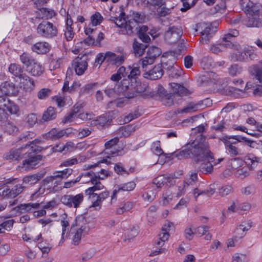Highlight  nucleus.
Returning <instances> with one entry per match:
<instances>
[{
    "label": "nucleus",
    "instance_id": "1",
    "mask_svg": "<svg viewBox=\"0 0 262 262\" xmlns=\"http://www.w3.org/2000/svg\"><path fill=\"white\" fill-rule=\"evenodd\" d=\"M43 149L41 146L27 143L25 147H21L17 149H12L5 155L7 160L13 161H19L25 159L23 161V166L28 169H33L42 159V156L33 154H37Z\"/></svg>",
    "mask_w": 262,
    "mask_h": 262
},
{
    "label": "nucleus",
    "instance_id": "2",
    "mask_svg": "<svg viewBox=\"0 0 262 262\" xmlns=\"http://www.w3.org/2000/svg\"><path fill=\"white\" fill-rule=\"evenodd\" d=\"M125 13L121 12L118 17H111V20L114 22L118 27L121 28V31L123 34L130 35L133 29L138 28V23H141L143 17L139 13L132 12L129 16L125 17Z\"/></svg>",
    "mask_w": 262,
    "mask_h": 262
},
{
    "label": "nucleus",
    "instance_id": "3",
    "mask_svg": "<svg viewBox=\"0 0 262 262\" xmlns=\"http://www.w3.org/2000/svg\"><path fill=\"white\" fill-rule=\"evenodd\" d=\"M203 133L194 132L195 139L191 140L187 144V147H192V152L196 157L198 160L213 159V153L211 152L208 144L205 142L206 137L203 135Z\"/></svg>",
    "mask_w": 262,
    "mask_h": 262
},
{
    "label": "nucleus",
    "instance_id": "4",
    "mask_svg": "<svg viewBox=\"0 0 262 262\" xmlns=\"http://www.w3.org/2000/svg\"><path fill=\"white\" fill-rule=\"evenodd\" d=\"M122 86L119 85L117 92L122 93V95L127 99L133 98L137 94H140L146 90L147 85L145 84H142L140 83L134 82L129 84V80H122Z\"/></svg>",
    "mask_w": 262,
    "mask_h": 262
},
{
    "label": "nucleus",
    "instance_id": "5",
    "mask_svg": "<svg viewBox=\"0 0 262 262\" xmlns=\"http://www.w3.org/2000/svg\"><path fill=\"white\" fill-rule=\"evenodd\" d=\"M233 139L236 140L239 142L244 143L250 147L254 148L256 141L252 139L243 137L240 135L232 136H225L223 137L222 140L224 143L226 150L228 152L233 156H236L238 155V151L237 147L233 145V144L236 143V141L232 142L229 141V139Z\"/></svg>",
    "mask_w": 262,
    "mask_h": 262
},
{
    "label": "nucleus",
    "instance_id": "6",
    "mask_svg": "<svg viewBox=\"0 0 262 262\" xmlns=\"http://www.w3.org/2000/svg\"><path fill=\"white\" fill-rule=\"evenodd\" d=\"M171 86L173 93L167 94L162 97V102L166 106H170L174 104L176 102L177 97L187 96L190 94L187 89L179 84L173 83Z\"/></svg>",
    "mask_w": 262,
    "mask_h": 262
},
{
    "label": "nucleus",
    "instance_id": "7",
    "mask_svg": "<svg viewBox=\"0 0 262 262\" xmlns=\"http://www.w3.org/2000/svg\"><path fill=\"white\" fill-rule=\"evenodd\" d=\"M231 58L235 61L249 62L256 59L257 55L252 47L245 48L243 50L237 51L231 54Z\"/></svg>",
    "mask_w": 262,
    "mask_h": 262
},
{
    "label": "nucleus",
    "instance_id": "8",
    "mask_svg": "<svg viewBox=\"0 0 262 262\" xmlns=\"http://www.w3.org/2000/svg\"><path fill=\"white\" fill-rule=\"evenodd\" d=\"M80 104L75 105L73 107L72 111L65 117L63 121L64 123L73 121H76L78 119L82 120H87L91 119L94 116L92 112L81 113Z\"/></svg>",
    "mask_w": 262,
    "mask_h": 262
},
{
    "label": "nucleus",
    "instance_id": "9",
    "mask_svg": "<svg viewBox=\"0 0 262 262\" xmlns=\"http://www.w3.org/2000/svg\"><path fill=\"white\" fill-rule=\"evenodd\" d=\"M37 33L41 37L51 38L56 36L57 29L52 23L43 21L38 26Z\"/></svg>",
    "mask_w": 262,
    "mask_h": 262
},
{
    "label": "nucleus",
    "instance_id": "10",
    "mask_svg": "<svg viewBox=\"0 0 262 262\" xmlns=\"http://www.w3.org/2000/svg\"><path fill=\"white\" fill-rule=\"evenodd\" d=\"M84 200L83 193H78L75 195L72 194H65L61 196V202L69 208H78Z\"/></svg>",
    "mask_w": 262,
    "mask_h": 262
},
{
    "label": "nucleus",
    "instance_id": "11",
    "mask_svg": "<svg viewBox=\"0 0 262 262\" xmlns=\"http://www.w3.org/2000/svg\"><path fill=\"white\" fill-rule=\"evenodd\" d=\"M238 35V32L236 30H231L229 32L225 34L223 40L224 42H222V45L223 46V49L229 48L233 49L236 52L237 51L241 50V46L236 42H232L231 38L236 37Z\"/></svg>",
    "mask_w": 262,
    "mask_h": 262
},
{
    "label": "nucleus",
    "instance_id": "12",
    "mask_svg": "<svg viewBox=\"0 0 262 262\" xmlns=\"http://www.w3.org/2000/svg\"><path fill=\"white\" fill-rule=\"evenodd\" d=\"M182 34V29L178 27H170L165 32L164 39L168 43H173L177 42Z\"/></svg>",
    "mask_w": 262,
    "mask_h": 262
},
{
    "label": "nucleus",
    "instance_id": "13",
    "mask_svg": "<svg viewBox=\"0 0 262 262\" xmlns=\"http://www.w3.org/2000/svg\"><path fill=\"white\" fill-rule=\"evenodd\" d=\"M17 110V106L11 102L6 97L0 96V120L2 119L5 111H8L12 114L15 113Z\"/></svg>",
    "mask_w": 262,
    "mask_h": 262
},
{
    "label": "nucleus",
    "instance_id": "14",
    "mask_svg": "<svg viewBox=\"0 0 262 262\" xmlns=\"http://www.w3.org/2000/svg\"><path fill=\"white\" fill-rule=\"evenodd\" d=\"M88 67L87 56H82L77 57L72 63V68L74 69L75 73L78 75H82Z\"/></svg>",
    "mask_w": 262,
    "mask_h": 262
},
{
    "label": "nucleus",
    "instance_id": "15",
    "mask_svg": "<svg viewBox=\"0 0 262 262\" xmlns=\"http://www.w3.org/2000/svg\"><path fill=\"white\" fill-rule=\"evenodd\" d=\"M185 149L177 152L175 151L174 152L171 153L170 156H172L171 159H173L174 157L177 158L179 160H181L183 159H187L191 158L193 159V161L198 163L199 161H202V160H198L196 157L193 154L192 152V147H187V144H186L184 146Z\"/></svg>",
    "mask_w": 262,
    "mask_h": 262
},
{
    "label": "nucleus",
    "instance_id": "16",
    "mask_svg": "<svg viewBox=\"0 0 262 262\" xmlns=\"http://www.w3.org/2000/svg\"><path fill=\"white\" fill-rule=\"evenodd\" d=\"M204 101H200L198 102H191L183 108L178 109L177 112L179 114H187L203 110L206 106V104L204 103Z\"/></svg>",
    "mask_w": 262,
    "mask_h": 262
},
{
    "label": "nucleus",
    "instance_id": "17",
    "mask_svg": "<svg viewBox=\"0 0 262 262\" xmlns=\"http://www.w3.org/2000/svg\"><path fill=\"white\" fill-rule=\"evenodd\" d=\"M246 20V25L249 27H262V15H260L259 10L252 14H248Z\"/></svg>",
    "mask_w": 262,
    "mask_h": 262
},
{
    "label": "nucleus",
    "instance_id": "18",
    "mask_svg": "<svg viewBox=\"0 0 262 262\" xmlns=\"http://www.w3.org/2000/svg\"><path fill=\"white\" fill-rule=\"evenodd\" d=\"M110 113L104 114L99 116L96 120H93L92 124L96 126L99 129L105 128V126H108L112 121Z\"/></svg>",
    "mask_w": 262,
    "mask_h": 262
},
{
    "label": "nucleus",
    "instance_id": "19",
    "mask_svg": "<svg viewBox=\"0 0 262 262\" xmlns=\"http://www.w3.org/2000/svg\"><path fill=\"white\" fill-rule=\"evenodd\" d=\"M163 75V71L162 65L157 64L154 68L143 74V77L151 80H156L162 77Z\"/></svg>",
    "mask_w": 262,
    "mask_h": 262
},
{
    "label": "nucleus",
    "instance_id": "20",
    "mask_svg": "<svg viewBox=\"0 0 262 262\" xmlns=\"http://www.w3.org/2000/svg\"><path fill=\"white\" fill-rule=\"evenodd\" d=\"M136 185V183L134 181H130L126 183L118 185L113 191V194L111 196V201H112L113 200L117 199V194L119 191H132L134 189Z\"/></svg>",
    "mask_w": 262,
    "mask_h": 262
},
{
    "label": "nucleus",
    "instance_id": "21",
    "mask_svg": "<svg viewBox=\"0 0 262 262\" xmlns=\"http://www.w3.org/2000/svg\"><path fill=\"white\" fill-rule=\"evenodd\" d=\"M49 178L50 176L47 177L42 181L40 187L38 188L37 191L32 194L31 197H34L35 196L38 197L40 195L43 194L46 189L50 190H51L53 186V181L55 180L57 181V178L54 177L51 181H48V180H47V179Z\"/></svg>",
    "mask_w": 262,
    "mask_h": 262
},
{
    "label": "nucleus",
    "instance_id": "22",
    "mask_svg": "<svg viewBox=\"0 0 262 262\" xmlns=\"http://www.w3.org/2000/svg\"><path fill=\"white\" fill-rule=\"evenodd\" d=\"M73 169L71 168H66L62 171H55L53 175L50 176L49 178L47 179V180H52L54 177L57 178V181L54 183V186H56L58 185V182L60 181L62 179H67L72 174L73 172Z\"/></svg>",
    "mask_w": 262,
    "mask_h": 262
},
{
    "label": "nucleus",
    "instance_id": "23",
    "mask_svg": "<svg viewBox=\"0 0 262 262\" xmlns=\"http://www.w3.org/2000/svg\"><path fill=\"white\" fill-rule=\"evenodd\" d=\"M0 92L5 95H15L17 93V90L13 83L6 81L0 85Z\"/></svg>",
    "mask_w": 262,
    "mask_h": 262
},
{
    "label": "nucleus",
    "instance_id": "24",
    "mask_svg": "<svg viewBox=\"0 0 262 262\" xmlns=\"http://www.w3.org/2000/svg\"><path fill=\"white\" fill-rule=\"evenodd\" d=\"M43 176L44 174L41 173L26 176L23 179L22 184L26 188L29 185L36 183L43 177Z\"/></svg>",
    "mask_w": 262,
    "mask_h": 262
},
{
    "label": "nucleus",
    "instance_id": "25",
    "mask_svg": "<svg viewBox=\"0 0 262 262\" xmlns=\"http://www.w3.org/2000/svg\"><path fill=\"white\" fill-rule=\"evenodd\" d=\"M9 71L15 77L19 78L20 81H21V79L28 78V75L23 73L21 66L16 63H11L9 67Z\"/></svg>",
    "mask_w": 262,
    "mask_h": 262
},
{
    "label": "nucleus",
    "instance_id": "26",
    "mask_svg": "<svg viewBox=\"0 0 262 262\" xmlns=\"http://www.w3.org/2000/svg\"><path fill=\"white\" fill-rule=\"evenodd\" d=\"M124 59L125 56L124 55H117L113 52H106V61L112 64L118 66L123 63Z\"/></svg>",
    "mask_w": 262,
    "mask_h": 262
},
{
    "label": "nucleus",
    "instance_id": "27",
    "mask_svg": "<svg viewBox=\"0 0 262 262\" xmlns=\"http://www.w3.org/2000/svg\"><path fill=\"white\" fill-rule=\"evenodd\" d=\"M50 46L47 42H38L31 47L32 50L37 54H43L49 52Z\"/></svg>",
    "mask_w": 262,
    "mask_h": 262
},
{
    "label": "nucleus",
    "instance_id": "28",
    "mask_svg": "<svg viewBox=\"0 0 262 262\" xmlns=\"http://www.w3.org/2000/svg\"><path fill=\"white\" fill-rule=\"evenodd\" d=\"M128 72L130 71L129 74H128L127 78L123 79V80H129V84L136 82V79L140 75V70L139 67L135 66V64H133L132 67L129 66L128 67Z\"/></svg>",
    "mask_w": 262,
    "mask_h": 262
},
{
    "label": "nucleus",
    "instance_id": "29",
    "mask_svg": "<svg viewBox=\"0 0 262 262\" xmlns=\"http://www.w3.org/2000/svg\"><path fill=\"white\" fill-rule=\"evenodd\" d=\"M26 70L32 76H39L42 74L44 69L39 62L35 61Z\"/></svg>",
    "mask_w": 262,
    "mask_h": 262
},
{
    "label": "nucleus",
    "instance_id": "30",
    "mask_svg": "<svg viewBox=\"0 0 262 262\" xmlns=\"http://www.w3.org/2000/svg\"><path fill=\"white\" fill-rule=\"evenodd\" d=\"M240 5L242 9L248 14L257 12L258 8L250 0H241Z\"/></svg>",
    "mask_w": 262,
    "mask_h": 262
},
{
    "label": "nucleus",
    "instance_id": "31",
    "mask_svg": "<svg viewBox=\"0 0 262 262\" xmlns=\"http://www.w3.org/2000/svg\"><path fill=\"white\" fill-rule=\"evenodd\" d=\"M240 5L242 9L248 14L257 12L258 8L250 0H241Z\"/></svg>",
    "mask_w": 262,
    "mask_h": 262
},
{
    "label": "nucleus",
    "instance_id": "32",
    "mask_svg": "<svg viewBox=\"0 0 262 262\" xmlns=\"http://www.w3.org/2000/svg\"><path fill=\"white\" fill-rule=\"evenodd\" d=\"M260 158L256 157L253 154H249L245 157L244 162L250 169L256 167L260 162Z\"/></svg>",
    "mask_w": 262,
    "mask_h": 262
},
{
    "label": "nucleus",
    "instance_id": "33",
    "mask_svg": "<svg viewBox=\"0 0 262 262\" xmlns=\"http://www.w3.org/2000/svg\"><path fill=\"white\" fill-rule=\"evenodd\" d=\"M248 71L253 76V79L257 80V82L262 84V68L256 65H252L249 67Z\"/></svg>",
    "mask_w": 262,
    "mask_h": 262
},
{
    "label": "nucleus",
    "instance_id": "34",
    "mask_svg": "<svg viewBox=\"0 0 262 262\" xmlns=\"http://www.w3.org/2000/svg\"><path fill=\"white\" fill-rule=\"evenodd\" d=\"M214 159L213 157L212 159H205L202 160L200 166L199 167V170L202 173L205 174L210 173L213 170V165L211 163L214 161Z\"/></svg>",
    "mask_w": 262,
    "mask_h": 262
},
{
    "label": "nucleus",
    "instance_id": "35",
    "mask_svg": "<svg viewBox=\"0 0 262 262\" xmlns=\"http://www.w3.org/2000/svg\"><path fill=\"white\" fill-rule=\"evenodd\" d=\"M88 221L86 218L85 214H82L78 215L75 218L74 223L72 225L71 228L75 226H79V229H81L82 230L85 231L86 225L88 224Z\"/></svg>",
    "mask_w": 262,
    "mask_h": 262
},
{
    "label": "nucleus",
    "instance_id": "36",
    "mask_svg": "<svg viewBox=\"0 0 262 262\" xmlns=\"http://www.w3.org/2000/svg\"><path fill=\"white\" fill-rule=\"evenodd\" d=\"M19 59L21 62L25 67L26 70L36 61L32 55L27 52H24L21 54L19 56Z\"/></svg>",
    "mask_w": 262,
    "mask_h": 262
},
{
    "label": "nucleus",
    "instance_id": "37",
    "mask_svg": "<svg viewBox=\"0 0 262 262\" xmlns=\"http://www.w3.org/2000/svg\"><path fill=\"white\" fill-rule=\"evenodd\" d=\"M147 45L134 41L133 44V52L136 57L142 56L145 52Z\"/></svg>",
    "mask_w": 262,
    "mask_h": 262
},
{
    "label": "nucleus",
    "instance_id": "38",
    "mask_svg": "<svg viewBox=\"0 0 262 262\" xmlns=\"http://www.w3.org/2000/svg\"><path fill=\"white\" fill-rule=\"evenodd\" d=\"M57 113L55 108L53 107H49L42 115V119L44 121H49L56 118Z\"/></svg>",
    "mask_w": 262,
    "mask_h": 262
},
{
    "label": "nucleus",
    "instance_id": "39",
    "mask_svg": "<svg viewBox=\"0 0 262 262\" xmlns=\"http://www.w3.org/2000/svg\"><path fill=\"white\" fill-rule=\"evenodd\" d=\"M246 223H243L236 228L234 236L235 239L243 237L245 235V231H248L250 228V225H248V226H246Z\"/></svg>",
    "mask_w": 262,
    "mask_h": 262
},
{
    "label": "nucleus",
    "instance_id": "40",
    "mask_svg": "<svg viewBox=\"0 0 262 262\" xmlns=\"http://www.w3.org/2000/svg\"><path fill=\"white\" fill-rule=\"evenodd\" d=\"M25 189V186H24L22 184H16L11 190L9 189L8 192V198H15L19 194L21 193Z\"/></svg>",
    "mask_w": 262,
    "mask_h": 262
},
{
    "label": "nucleus",
    "instance_id": "41",
    "mask_svg": "<svg viewBox=\"0 0 262 262\" xmlns=\"http://www.w3.org/2000/svg\"><path fill=\"white\" fill-rule=\"evenodd\" d=\"M64 133L67 136H69L72 132H57L55 134H52V132H47L42 136L46 139H51L52 140H56L64 135Z\"/></svg>",
    "mask_w": 262,
    "mask_h": 262
},
{
    "label": "nucleus",
    "instance_id": "42",
    "mask_svg": "<svg viewBox=\"0 0 262 262\" xmlns=\"http://www.w3.org/2000/svg\"><path fill=\"white\" fill-rule=\"evenodd\" d=\"M151 149L154 154L159 157V158L165 156V154L160 147V141L154 142L151 145Z\"/></svg>",
    "mask_w": 262,
    "mask_h": 262
},
{
    "label": "nucleus",
    "instance_id": "43",
    "mask_svg": "<svg viewBox=\"0 0 262 262\" xmlns=\"http://www.w3.org/2000/svg\"><path fill=\"white\" fill-rule=\"evenodd\" d=\"M162 231L164 232L159 234V240L155 242V245L158 247H162L164 244L165 241L168 238L169 236V233L167 232L166 229L162 228Z\"/></svg>",
    "mask_w": 262,
    "mask_h": 262
},
{
    "label": "nucleus",
    "instance_id": "44",
    "mask_svg": "<svg viewBox=\"0 0 262 262\" xmlns=\"http://www.w3.org/2000/svg\"><path fill=\"white\" fill-rule=\"evenodd\" d=\"M28 78L21 79L20 82L23 84L24 89L26 91H31L34 87V82L31 78L28 76Z\"/></svg>",
    "mask_w": 262,
    "mask_h": 262
},
{
    "label": "nucleus",
    "instance_id": "45",
    "mask_svg": "<svg viewBox=\"0 0 262 262\" xmlns=\"http://www.w3.org/2000/svg\"><path fill=\"white\" fill-rule=\"evenodd\" d=\"M97 83H89L83 86L79 92L80 95L90 94L93 92L96 88Z\"/></svg>",
    "mask_w": 262,
    "mask_h": 262
},
{
    "label": "nucleus",
    "instance_id": "46",
    "mask_svg": "<svg viewBox=\"0 0 262 262\" xmlns=\"http://www.w3.org/2000/svg\"><path fill=\"white\" fill-rule=\"evenodd\" d=\"M161 53V50L159 48L152 47L148 49L146 55L150 58H152L153 60L155 61L156 58L158 57Z\"/></svg>",
    "mask_w": 262,
    "mask_h": 262
},
{
    "label": "nucleus",
    "instance_id": "47",
    "mask_svg": "<svg viewBox=\"0 0 262 262\" xmlns=\"http://www.w3.org/2000/svg\"><path fill=\"white\" fill-rule=\"evenodd\" d=\"M26 207V206H24V204H20L17 206L12 208L10 211L11 216H15L25 213L26 211L25 210V207Z\"/></svg>",
    "mask_w": 262,
    "mask_h": 262
},
{
    "label": "nucleus",
    "instance_id": "48",
    "mask_svg": "<svg viewBox=\"0 0 262 262\" xmlns=\"http://www.w3.org/2000/svg\"><path fill=\"white\" fill-rule=\"evenodd\" d=\"M155 62L152 58H150L147 55L139 61L138 64L141 65L142 69L146 71L148 66L151 65Z\"/></svg>",
    "mask_w": 262,
    "mask_h": 262
},
{
    "label": "nucleus",
    "instance_id": "49",
    "mask_svg": "<svg viewBox=\"0 0 262 262\" xmlns=\"http://www.w3.org/2000/svg\"><path fill=\"white\" fill-rule=\"evenodd\" d=\"M201 64L203 69L205 70H209L215 66L212 59L209 57H204L202 60Z\"/></svg>",
    "mask_w": 262,
    "mask_h": 262
},
{
    "label": "nucleus",
    "instance_id": "50",
    "mask_svg": "<svg viewBox=\"0 0 262 262\" xmlns=\"http://www.w3.org/2000/svg\"><path fill=\"white\" fill-rule=\"evenodd\" d=\"M152 184L155 185L157 189H160L165 184V178L164 175L159 176L153 180Z\"/></svg>",
    "mask_w": 262,
    "mask_h": 262
},
{
    "label": "nucleus",
    "instance_id": "51",
    "mask_svg": "<svg viewBox=\"0 0 262 262\" xmlns=\"http://www.w3.org/2000/svg\"><path fill=\"white\" fill-rule=\"evenodd\" d=\"M103 17L99 12H96L91 17V23L93 26H96L101 24Z\"/></svg>",
    "mask_w": 262,
    "mask_h": 262
},
{
    "label": "nucleus",
    "instance_id": "52",
    "mask_svg": "<svg viewBox=\"0 0 262 262\" xmlns=\"http://www.w3.org/2000/svg\"><path fill=\"white\" fill-rule=\"evenodd\" d=\"M119 85H120L121 86H122V81L120 82V83H118L116 84L114 89H109L106 90L105 91V94L110 97H115L116 94L122 95V93H119L117 92V89H118V87Z\"/></svg>",
    "mask_w": 262,
    "mask_h": 262
},
{
    "label": "nucleus",
    "instance_id": "53",
    "mask_svg": "<svg viewBox=\"0 0 262 262\" xmlns=\"http://www.w3.org/2000/svg\"><path fill=\"white\" fill-rule=\"evenodd\" d=\"M100 180L101 179L100 174H96V175L94 176V177H92L91 179L87 182H91V183L94 185V186H96L97 187H99V189L101 190L104 188V186L100 182Z\"/></svg>",
    "mask_w": 262,
    "mask_h": 262
},
{
    "label": "nucleus",
    "instance_id": "54",
    "mask_svg": "<svg viewBox=\"0 0 262 262\" xmlns=\"http://www.w3.org/2000/svg\"><path fill=\"white\" fill-rule=\"evenodd\" d=\"M85 232L81 229H78L74 234L72 241V244L74 245H78L80 243L83 232Z\"/></svg>",
    "mask_w": 262,
    "mask_h": 262
},
{
    "label": "nucleus",
    "instance_id": "55",
    "mask_svg": "<svg viewBox=\"0 0 262 262\" xmlns=\"http://www.w3.org/2000/svg\"><path fill=\"white\" fill-rule=\"evenodd\" d=\"M51 94V91L49 89L43 88L37 93V97L39 99L43 100L48 98Z\"/></svg>",
    "mask_w": 262,
    "mask_h": 262
},
{
    "label": "nucleus",
    "instance_id": "56",
    "mask_svg": "<svg viewBox=\"0 0 262 262\" xmlns=\"http://www.w3.org/2000/svg\"><path fill=\"white\" fill-rule=\"evenodd\" d=\"M242 68L236 64H233L229 68V73L231 76H234L240 74L242 72Z\"/></svg>",
    "mask_w": 262,
    "mask_h": 262
},
{
    "label": "nucleus",
    "instance_id": "57",
    "mask_svg": "<svg viewBox=\"0 0 262 262\" xmlns=\"http://www.w3.org/2000/svg\"><path fill=\"white\" fill-rule=\"evenodd\" d=\"M157 192H154L153 190H148L147 192H145L142 194V197L144 200H146L149 202L152 201L156 198Z\"/></svg>",
    "mask_w": 262,
    "mask_h": 262
},
{
    "label": "nucleus",
    "instance_id": "58",
    "mask_svg": "<svg viewBox=\"0 0 262 262\" xmlns=\"http://www.w3.org/2000/svg\"><path fill=\"white\" fill-rule=\"evenodd\" d=\"M244 161L239 158H235L231 159V166L232 169H236L242 166Z\"/></svg>",
    "mask_w": 262,
    "mask_h": 262
},
{
    "label": "nucleus",
    "instance_id": "59",
    "mask_svg": "<svg viewBox=\"0 0 262 262\" xmlns=\"http://www.w3.org/2000/svg\"><path fill=\"white\" fill-rule=\"evenodd\" d=\"M13 220H7L3 222H1L0 223V227L2 228V230L4 229L7 231H10L13 227Z\"/></svg>",
    "mask_w": 262,
    "mask_h": 262
},
{
    "label": "nucleus",
    "instance_id": "60",
    "mask_svg": "<svg viewBox=\"0 0 262 262\" xmlns=\"http://www.w3.org/2000/svg\"><path fill=\"white\" fill-rule=\"evenodd\" d=\"M62 62V59L60 58H53L51 60L50 63V68L51 70H55L60 67Z\"/></svg>",
    "mask_w": 262,
    "mask_h": 262
},
{
    "label": "nucleus",
    "instance_id": "61",
    "mask_svg": "<svg viewBox=\"0 0 262 262\" xmlns=\"http://www.w3.org/2000/svg\"><path fill=\"white\" fill-rule=\"evenodd\" d=\"M99 190L100 189H99V187H97L96 186H93L86 189L85 190V193L86 195H90V198H92L93 199H94L95 197L97 196V193H95V191Z\"/></svg>",
    "mask_w": 262,
    "mask_h": 262
},
{
    "label": "nucleus",
    "instance_id": "62",
    "mask_svg": "<svg viewBox=\"0 0 262 262\" xmlns=\"http://www.w3.org/2000/svg\"><path fill=\"white\" fill-rule=\"evenodd\" d=\"M169 71V75L172 77H178L182 74V70L173 66L170 67Z\"/></svg>",
    "mask_w": 262,
    "mask_h": 262
},
{
    "label": "nucleus",
    "instance_id": "63",
    "mask_svg": "<svg viewBox=\"0 0 262 262\" xmlns=\"http://www.w3.org/2000/svg\"><path fill=\"white\" fill-rule=\"evenodd\" d=\"M64 36L68 41L71 40L74 36V32L72 27H66Z\"/></svg>",
    "mask_w": 262,
    "mask_h": 262
},
{
    "label": "nucleus",
    "instance_id": "64",
    "mask_svg": "<svg viewBox=\"0 0 262 262\" xmlns=\"http://www.w3.org/2000/svg\"><path fill=\"white\" fill-rule=\"evenodd\" d=\"M232 189L231 186H224L219 189V193L222 196H225L231 192Z\"/></svg>",
    "mask_w": 262,
    "mask_h": 262
}]
</instances>
